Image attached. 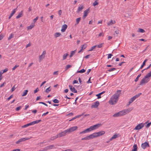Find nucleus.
Segmentation results:
<instances>
[{"mask_svg": "<svg viewBox=\"0 0 151 151\" xmlns=\"http://www.w3.org/2000/svg\"><path fill=\"white\" fill-rule=\"evenodd\" d=\"M100 124H99L93 125L91 126L89 128L85 130L80 132V134H83L90 132L92 130H95L99 127Z\"/></svg>", "mask_w": 151, "mask_h": 151, "instance_id": "f257e3e1", "label": "nucleus"}, {"mask_svg": "<svg viewBox=\"0 0 151 151\" xmlns=\"http://www.w3.org/2000/svg\"><path fill=\"white\" fill-rule=\"evenodd\" d=\"M118 100V99L117 98H116V97L113 95L110 98L109 103L113 105L116 103Z\"/></svg>", "mask_w": 151, "mask_h": 151, "instance_id": "f03ea898", "label": "nucleus"}, {"mask_svg": "<svg viewBox=\"0 0 151 151\" xmlns=\"http://www.w3.org/2000/svg\"><path fill=\"white\" fill-rule=\"evenodd\" d=\"M105 133V131H102L94 133L92 134L93 137L94 138L102 135L104 134Z\"/></svg>", "mask_w": 151, "mask_h": 151, "instance_id": "7ed1b4c3", "label": "nucleus"}, {"mask_svg": "<svg viewBox=\"0 0 151 151\" xmlns=\"http://www.w3.org/2000/svg\"><path fill=\"white\" fill-rule=\"evenodd\" d=\"M148 122V121H147L145 124L144 123H140L137 125L134 129V130H139L143 128L144 125L145 124H146Z\"/></svg>", "mask_w": 151, "mask_h": 151, "instance_id": "20e7f679", "label": "nucleus"}, {"mask_svg": "<svg viewBox=\"0 0 151 151\" xmlns=\"http://www.w3.org/2000/svg\"><path fill=\"white\" fill-rule=\"evenodd\" d=\"M150 80L149 78H146L144 77L140 82L139 84L141 85L147 83Z\"/></svg>", "mask_w": 151, "mask_h": 151, "instance_id": "39448f33", "label": "nucleus"}, {"mask_svg": "<svg viewBox=\"0 0 151 151\" xmlns=\"http://www.w3.org/2000/svg\"><path fill=\"white\" fill-rule=\"evenodd\" d=\"M125 112L122 110L118 112L115 113L113 115V116L114 117L121 116L125 115Z\"/></svg>", "mask_w": 151, "mask_h": 151, "instance_id": "423d86ee", "label": "nucleus"}, {"mask_svg": "<svg viewBox=\"0 0 151 151\" xmlns=\"http://www.w3.org/2000/svg\"><path fill=\"white\" fill-rule=\"evenodd\" d=\"M67 133H68L67 130H65L58 134L57 136H58V138L61 137H62L65 136Z\"/></svg>", "mask_w": 151, "mask_h": 151, "instance_id": "0eeeda50", "label": "nucleus"}, {"mask_svg": "<svg viewBox=\"0 0 151 151\" xmlns=\"http://www.w3.org/2000/svg\"><path fill=\"white\" fill-rule=\"evenodd\" d=\"M77 129V127L74 126L69 128V129H68L66 130L68 133H70L76 130V129Z\"/></svg>", "mask_w": 151, "mask_h": 151, "instance_id": "6e6552de", "label": "nucleus"}, {"mask_svg": "<svg viewBox=\"0 0 151 151\" xmlns=\"http://www.w3.org/2000/svg\"><path fill=\"white\" fill-rule=\"evenodd\" d=\"M94 138L93 134H91L88 136H87L84 137L83 138L81 139L82 140H89L90 139Z\"/></svg>", "mask_w": 151, "mask_h": 151, "instance_id": "1a4fd4ad", "label": "nucleus"}, {"mask_svg": "<svg viewBox=\"0 0 151 151\" xmlns=\"http://www.w3.org/2000/svg\"><path fill=\"white\" fill-rule=\"evenodd\" d=\"M99 104V101H96L95 103H93V104L91 106V107L92 108H97Z\"/></svg>", "mask_w": 151, "mask_h": 151, "instance_id": "9d476101", "label": "nucleus"}, {"mask_svg": "<svg viewBox=\"0 0 151 151\" xmlns=\"http://www.w3.org/2000/svg\"><path fill=\"white\" fill-rule=\"evenodd\" d=\"M89 9L88 8L84 11V14L83 17V19H85L87 16L88 14L89 13Z\"/></svg>", "mask_w": 151, "mask_h": 151, "instance_id": "9b49d317", "label": "nucleus"}, {"mask_svg": "<svg viewBox=\"0 0 151 151\" xmlns=\"http://www.w3.org/2000/svg\"><path fill=\"white\" fill-rule=\"evenodd\" d=\"M147 146L149 147V144L147 142H145L142 144L141 147L144 149H145Z\"/></svg>", "mask_w": 151, "mask_h": 151, "instance_id": "f8f14e48", "label": "nucleus"}, {"mask_svg": "<svg viewBox=\"0 0 151 151\" xmlns=\"http://www.w3.org/2000/svg\"><path fill=\"white\" fill-rule=\"evenodd\" d=\"M121 90H118L116 92L114 95V96L116 98H117L118 99L119 97L120 96V95L121 94Z\"/></svg>", "mask_w": 151, "mask_h": 151, "instance_id": "ddd939ff", "label": "nucleus"}, {"mask_svg": "<svg viewBox=\"0 0 151 151\" xmlns=\"http://www.w3.org/2000/svg\"><path fill=\"white\" fill-rule=\"evenodd\" d=\"M54 147V145H52L48 146L44 148V150L46 151L52 149Z\"/></svg>", "mask_w": 151, "mask_h": 151, "instance_id": "4468645a", "label": "nucleus"}, {"mask_svg": "<svg viewBox=\"0 0 151 151\" xmlns=\"http://www.w3.org/2000/svg\"><path fill=\"white\" fill-rule=\"evenodd\" d=\"M133 107H131L130 108H128L126 110H122V111L125 112V115L127 113H129V112L131 111L133 109Z\"/></svg>", "mask_w": 151, "mask_h": 151, "instance_id": "2eb2a0df", "label": "nucleus"}, {"mask_svg": "<svg viewBox=\"0 0 151 151\" xmlns=\"http://www.w3.org/2000/svg\"><path fill=\"white\" fill-rule=\"evenodd\" d=\"M119 136V134H115L110 139V140H112L113 139H116L118 138Z\"/></svg>", "mask_w": 151, "mask_h": 151, "instance_id": "dca6fc26", "label": "nucleus"}, {"mask_svg": "<svg viewBox=\"0 0 151 151\" xmlns=\"http://www.w3.org/2000/svg\"><path fill=\"white\" fill-rule=\"evenodd\" d=\"M67 26L66 24H65L63 25L62 27V29H61V31L63 32H64L66 29L67 28Z\"/></svg>", "mask_w": 151, "mask_h": 151, "instance_id": "f3484780", "label": "nucleus"}, {"mask_svg": "<svg viewBox=\"0 0 151 151\" xmlns=\"http://www.w3.org/2000/svg\"><path fill=\"white\" fill-rule=\"evenodd\" d=\"M83 6L82 5H81L80 6L78 7L77 12L79 13L80 11H81L83 9Z\"/></svg>", "mask_w": 151, "mask_h": 151, "instance_id": "a211bd4d", "label": "nucleus"}, {"mask_svg": "<svg viewBox=\"0 0 151 151\" xmlns=\"http://www.w3.org/2000/svg\"><path fill=\"white\" fill-rule=\"evenodd\" d=\"M86 47V45H82L81 49L78 52V53H80L81 52H82L84 49H85Z\"/></svg>", "mask_w": 151, "mask_h": 151, "instance_id": "6ab92c4d", "label": "nucleus"}, {"mask_svg": "<svg viewBox=\"0 0 151 151\" xmlns=\"http://www.w3.org/2000/svg\"><path fill=\"white\" fill-rule=\"evenodd\" d=\"M58 138V137L57 135L56 136L53 137L48 139V142H50L51 141H53Z\"/></svg>", "mask_w": 151, "mask_h": 151, "instance_id": "aec40b11", "label": "nucleus"}, {"mask_svg": "<svg viewBox=\"0 0 151 151\" xmlns=\"http://www.w3.org/2000/svg\"><path fill=\"white\" fill-rule=\"evenodd\" d=\"M16 9H15L12 11L10 16L9 17V19H10L16 12Z\"/></svg>", "mask_w": 151, "mask_h": 151, "instance_id": "412c9836", "label": "nucleus"}, {"mask_svg": "<svg viewBox=\"0 0 151 151\" xmlns=\"http://www.w3.org/2000/svg\"><path fill=\"white\" fill-rule=\"evenodd\" d=\"M35 26L34 23H32L29 26H28L27 27V29L28 30H30L33 28Z\"/></svg>", "mask_w": 151, "mask_h": 151, "instance_id": "4be33fe9", "label": "nucleus"}, {"mask_svg": "<svg viewBox=\"0 0 151 151\" xmlns=\"http://www.w3.org/2000/svg\"><path fill=\"white\" fill-rule=\"evenodd\" d=\"M23 14V11H22L20 12L18 15L16 17L17 19H19L20 17H22Z\"/></svg>", "mask_w": 151, "mask_h": 151, "instance_id": "5701e85b", "label": "nucleus"}, {"mask_svg": "<svg viewBox=\"0 0 151 151\" xmlns=\"http://www.w3.org/2000/svg\"><path fill=\"white\" fill-rule=\"evenodd\" d=\"M115 21H113L112 20H111V21L108 22L107 23V25L109 26L115 23Z\"/></svg>", "mask_w": 151, "mask_h": 151, "instance_id": "b1692460", "label": "nucleus"}, {"mask_svg": "<svg viewBox=\"0 0 151 151\" xmlns=\"http://www.w3.org/2000/svg\"><path fill=\"white\" fill-rule=\"evenodd\" d=\"M134 148L132 150V151H137V147L136 144H134L133 146Z\"/></svg>", "mask_w": 151, "mask_h": 151, "instance_id": "393cba45", "label": "nucleus"}, {"mask_svg": "<svg viewBox=\"0 0 151 151\" xmlns=\"http://www.w3.org/2000/svg\"><path fill=\"white\" fill-rule=\"evenodd\" d=\"M147 59H146L144 60V61L143 63H142V65L140 67V69H142L143 68V67L145 65L146 62L147 61Z\"/></svg>", "mask_w": 151, "mask_h": 151, "instance_id": "a878e982", "label": "nucleus"}, {"mask_svg": "<svg viewBox=\"0 0 151 151\" xmlns=\"http://www.w3.org/2000/svg\"><path fill=\"white\" fill-rule=\"evenodd\" d=\"M76 50H75L74 51H71L70 52V58H71L72 57L73 55L76 52Z\"/></svg>", "mask_w": 151, "mask_h": 151, "instance_id": "bb28decb", "label": "nucleus"}, {"mask_svg": "<svg viewBox=\"0 0 151 151\" xmlns=\"http://www.w3.org/2000/svg\"><path fill=\"white\" fill-rule=\"evenodd\" d=\"M61 35V34L60 32H56L54 35V37L55 38H57Z\"/></svg>", "mask_w": 151, "mask_h": 151, "instance_id": "cd10ccee", "label": "nucleus"}, {"mask_svg": "<svg viewBox=\"0 0 151 151\" xmlns=\"http://www.w3.org/2000/svg\"><path fill=\"white\" fill-rule=\"evenodd\" d=\"M41 121V120H36L35 121H33L31 122L32 125H33L35 124H37L39 122H40Z\"/></svg>", "mask_w": 151, "mask_h": 151, "instance_id": "c85d7f7f", "label": "nucleus"}, {"mask_svg": "<svg viewBox=\"0 0 151 151\" xmlns=\"http://www.w3.org/2000/svg\"><path fill=\"white\" fill-rule=\"evenodd\" d=\"M31 125H32L31 122H30L29 123L27 124H26L22 126V128H25V127H28V126H31Z\"/></svg>", "mask_w": 151, "mask_h": 151, "instance_id": "c756f323", "label": "nucleus"}, {"mask_svg": "<svg viewBox=\"0 0 151 151\" xmlns=\"http://www.w3.org/2000/svg\"><path fill=\"white\" fill-rule=\"evenodd\" d=\"M32 138V137H29L28 138H22L21 139H22V142H23V141H25V140H28L29 139H30Z\"/></svg>", "mask_w": 151, "mask_h": 151, "instance_id": "7c9ffc66", "label": "nucleus"}, {"mask_svg": "<svg viewBox=\"0 0 151 151\" xmlns=\"http://www.w3.org/2000/svg\"><path fill=\"white\" fill-rule=\"evenodd\" d=\"M68 55V53L64 54L63 55V60H64L66 59Z\"/></svg>", "mask_w": 151, "mask_h": 151, "instance_id": "2f4dec72", "label": "nucleus"}, {"mask_svg": "<svg viewBox=\"0 0 151 151\" xmlns=\"http://www.w3.org/2000/svg\"><path fill=\"white\" fill-rule=\"evenodd\" d=\"M142 94L141 93H139L136 95H135L133 97L134 98L135 100L136 99L138 98L141 94Z\"/></svg>", "mask_w": 151, "mask_h": 151, "instance_id": "473e14b6", "label": "nucleus"}, {"mask_svg": "<svg viewBox=\"0 0 151 151\" xmlns=\"http://www.w3.org/2000/svg\"><path fill=\"white\" fill-rule=\"evenodd\" d=\"M51 90V89L50 88V87H49L47 88L45 90V92L47 93H49Z\"/></svg>", "mask_w": 151, "mask_h": 151, "instance_id": "72a5a7b5", "label": "nucleus"}, {"mask_svg": "<svg viewBox=\"0 0 151 151\" xmlns=\"http://www.w3.org/2000/svg\"><path fill=\"white\" fill-rule=\"evenodd\" d=\"M146 78H149V77L151 76V73L150 71L149 73H148L145 76Z\"/></svg>", "mask_w": 151, "mask_h": 151, "instance_id": "f704fd0d", "label": "nucleus"}, {"mask_svg": "<svg viewBox=\"0 0 151 151\" xmlns=\"http://www.w3.org/2000/svg\"><path fill=\"white\" fill-rule=\"evenodd\" d=\"M137 32L143 33L145 32V31L143 29L141 28H139Z\"/></svg>", "mask_w": 151, "mask_h": 151, "instance_id": "c9c22d12", "label": "nucleus"}, {"mask_svg": "<svg viewBox=\"0 0 151 151\" xmlns=\"http://www.w3.org/2000/svg\"><path fill=\"white\" fill-rule=\"evenodd\" d=\"M45 57V56L44 55H40L39 57V59L40 61L41 60H42L43 59H44V58Z\"/></svg>", "mask_w": 151, "mask_h": 151, "instance_id": "e433bc0d", "label": "nucleus"}, {"mask_svg": "<svg viewBox=\"0 0 151 151\" xmlns=\"http://www.w3.org/2000/svg\"><path fill=\"white\" fill-rule=\"evenodd\" d=\"M86 71V70L84 69H82L78 71L77 73H83Z\"/></svg>", "mask_w": 151, "mask_h": 151, "instance_id": "4c0bfd02", "label": "nucleus"}, {"mask_svg": "<svg viewBox=\"0 0 151 151\" xmlns=\"http://www.w3.org/2000/svg\"><path fill=\"white\" fill-rule=\"evenodd\" d=\"M28 92V91L27 90H25L24 91L23 93V94L22 95V96H24L25 95H26L27 94Z\"/></svg>", "mask_w": 151, "mask_h": 151, "instance_id": "58836bf2", "label": "nucleus"}, {"mask_svg": "<svg viewBox=\"0 0 151 151\" xmlns=\"http://www.w3.org/2000/svg\"><path fill=\"white\" fill-rule=\"evenodd\" d=\"M72 67V66L70 65H67L65 67V70H67V69H68V68H71Z\"/></svg>", "mask_w": 151, "mask_h": 151, "instance_id": "ea45409f", "label": "nucleus"}, {"mask_svg": "<svg viewBox=\"0 0 151 151\" xmlns=\"http://www.w3.org/2000/svg\"><path fill=\"white\" fill-rule=\"evenodd\" d=\"M141 74L138 75L137 77L135 79V82H137L139 78L141 76Z\"/></svg>", "mask_w": 151, "mask_h": 151, "instance_id": "a19ab883", "label": "nucleus"}, {"mask_svg": "<svg viewBox=\"0 0 151 151\" xmlns=\"http://www.w3.org/2000/svg\"><path fill=\"white\" fill-rule=\"evenodd\" d=\"M116 70V68H111L109 69L108 70V71L109 72H111L114 70Z\"/></svg>", "mask_w": 151, "mask_h": 151, "instance_id": "79ce46f5", "label": "nucleus"}, {"mask_svg": "<svg viewBox=\"0 0 151 151\" xmlns=\"http://www.w3.org/2000/svg\"><path fill=\"white\" fill-rule=\"evenodd\" d=\"M71 91L74 93H76L77 92V91L75 89V88L74 87H73V88L72 89V90H71Z\"/></svg>", "mask_w": 151, "mask_h": 151, "instance_id": "37998d69", "label": "nucleus"}, {"mask_svg": "<svg viewBox=\"0 0 151 151\" xmlns=\"http://www.w3.org/2000/svg\"><path fill=\"white\" fill-rule=\"evenodd\" d=\"M135 100L134 99V98L133 97L131 98L129 101V103H132L134 100Z\"/></svg>", "mask_w": 151, "mask_h": 151, "instance_id": "c03bdc74", "label": "nucleus"}, {"mask_svg": "<svg viewBox=\"0 0 151 151\" xmlns=\"http://www.w3.org/2000/svg\"><path fill=\"white\" fill-rule=\"evenodd\" d=\"M81 17L78 18L76 19V22L77 23V24H78L79 23V22L81 20Z\"/></svg>", "mask_w": 151, "mask_h": 151, "instance_id": "a18cd8bd", "label": "nucleus"}, {"mask_svg": "<svg viewBox=\"0 0 151 151\" xmlns=\"http://www.w3.org/2000/svg\"><path fill=\"white\" fill-rule=\"evenodd\" d=\"M54 103H58L59 102V101L57 99H55L53 100Z\"/></svg>", "mask_w": 151, "mask_h": 151, "instance_id": "49530a36", "label": "nucleus"}, {"mask_svg": "<svg viewBox=\"0 0 151 151\" xmlns=\"http://www.w3.org/2000/svg\"><path fill=\"white\" fill-rule=\"evenodd\" d=\"M103 45H104V43H102L99 44V45H97V47L99 48H101V47H102Z\"/></svg>", "mask_w": 151, "mask_h": 151, "instance_id": "de8ad7c7", "label": "nucleus"}, {"mask_svg": "<svg viewBox=\"0 0 151 151\" xmlns=\"http://www.w3.org/2000/svg\"><path fill=\"white\" fill-rule=\"evenodd\" d=\"M97 47V45H95L93 46H92L91 47V49L89 50V51H92L93 49H94L96 47Z\"/></svg>", "mask_w": 151, "mask_h": 151, "instance_id": "09e8293b", "label": "nucleus"}, {"mask_svg": "<svg viewBox=\"0 0 151 151\" xmlns=\"http://www.w3.org/2000/svg\"><path fill=\"white\" fill-rule=\"evenodd\" d=\"M21 142H22V141L21 138V139H19L16 142V143L17 144H18Z\"/></svg>", "mask_w": 151, "mask_h": 151, "instance_id": "8fccbe9b", "label": "nucleus"}, {"mask_svg": "<svg viewBox=\"0 0 151 151\" xmlns=\"http://www.w3.org/2000/svg\"><path fill=\"white\" fill-rule=\"evenodd\" d=\"M98 4V3L96 1H95L93 3V5L94 6H96V5H97Z\"/></svg>", "mask_w": 151, "mask_h": 151, "instance_id": "3c124183", "label": "nucleus"}, {"mask_svg": "<svg viewBox=\"0 0 151 151\" xmlns=\"http://www.w3.org/2000/svg\"><path fill=\"white\" fill-rule=\"evenodd\" d=\"M19 67V65H16L14 66L13 67V68H12V70H15V69L18 67Z\"/></svg>", "mask_w": 151, "mask_h": 151, "instance_id": "603ef678", "label": "nucleus"}, {"mask_svg": "<svg viewBox=\"0 0 151 151\" xmlns=\"http://www.w3.org/2000/svg\"><path fill=\"white\" fill-rule=\"evenodd\" d=\"M17 88V87H15V85H14L13 87L12 88V90H11V92L13 91L16 89V88Z\"/></svg>", "mask_w": 151, "mask_h": 151, "instance_id": "864d4df0", "label": "nucleus"}, {"mask_svg": "<svg viewBox=\"0 0 151 151\" xmlns=\"http://www.w3.org/2000/svg\"><path fill=\"white\" fill-rule=\"evenodd\" d=\"M21 108V106H19L18 107H17L16 109V111H19V110Z\"/></svg>", "mask_w": 151, "mask_h": 151, "instance_id": "5fc2aeb1", "label": "nucleus"}, {"mask_svg": "<svg viewBox=\"0 0 151 151\" xmlns=\"http://www.w3.org/2000/svg\"><path fill=\"white\" fill-rule=\"evenodd\" d=\"M101 93H100L96 95V96L98 97L97 98L98 99H100L101 98Z\"/></svg>", "mask_w": 151, "mask_h": 151, "instance_id": "6e6d98bb", "label": "nucleus"}, {"mask_svg": "<svg viewBox=\"0 0 151 151\" xmlns=\"http://www.w3.org/2000/svg\"><path fill=\"white\" fill-rule=\"evenodd\" d=\"M38 17H37L35 18L34 19H33V21L34 22V23L36 22V21L38 19Z\"/></svg>", "mask_w": 151, "mask_h": 151, "instance_id": "4d7b16f0", "label": "nucleus"}, {"mask_svg": "<svg viewBox=\"0 0 151 151\" xmlns=\"http://www.w3.org/2000/svg\"><path fill=\"white\" fill-rule=\"evenodd\" d=\"M13 97V95H11L9 98H7V100L9 101L10 99L12 98Z\"/></svg>", "mask_w": 151, "mask_h": 151, "instance_id": "13d9d810", "label": "nucleus"}, {"mask_svg": "<svg viewBox=\"0 0 151 151\" xmlns=\"http://www.w3.org/2000/svg\"><path fill=\"white\" fill-rule=\"evenodd\" d=\"M62 13V10H59V11L58 12V13L60 16L61 15Z\"/></svg>", "mask_w": 151, "mask_h": 151, "instance_id": "bf43d9fd", "label": "nucleus"}, {"mask_svg": "<svg viewBox=\"0 0 151 151\" xmlns=\"http://www.w3.org/2000/svg\"><path fill=\"white\" fill-rule=\"evenodd\" d=\"M39 104H43V105H45V106H47V105L45 104V103H44V102H39Z\"/></svg>", "mask_w": 151, "mask_h": 151, "instance_id": "052dcab7", "label": "nucleus"}, {"mask_svg": "<svg viewBox=\"0 0 151 151\" xmlns=\"http://www.w3.org/2000/svg\"><path fill=\"white\" fill-rule=\"evenodd\" d=\"M39 91V89L38 88H37L34 91V93H35Z\"/></svg>", "mask_w": 151, "mask_h": 151, "instance_id": "680f3d73", "label": "nucleus"}, {"mask_svg": "<svg viewBox=\"0 0 151 151\" xmlns=\"http://www.w3.org/2000/svg\"><path fill=\"white\" fill-rule=\"evenodd\" d=\"M113 56V55L111 54H109L108 55V58L109 59L111 58V57Z\"/></svg>", "mask_w": 151, "mask_h": 151, "instance_id": "e2e57ef3", "label": "nucleus"}, {"mask_svg": "<svg viewBox=\"0 0 151 151\" xmlns=\"http://www.w3.org/2000/svg\"><path fill=\"white\" fill-rule=\"evenodd\" d=\"M104 35V33L103 32L100 33L99 35V37H101V36H103Z\"/></svg>", "mask_w": 151, "mask_h": 151, "instance_id": "0e129e2a", "label": "nucleus"}, {"mask_svg": "<svg viewBox=\"0 0 151 151\" xmlns=\"http://www.w3.org/2000/svg\"><path fill=\"white\" fill-rule=\"evenodd\" d=\"M6 83V82H4L3 83H2L0 86V87L1 88L4 86V84Z\"/></svg>", "mask_w": 151, "mask_h": 151, "instance_id": "69168bd1", "label": "nucleus"}, {"mask_svg": "<svg viewBox=\"0 0 151 151\" xmlns=\"http://www.w3.org/2000/svg\"><path fill=\"white\" fill-rule=\"evenodd\" d=\"M13 37V35L12 34L11 35H10V36L9 37L8 39L9 40L11 39Z\"/></svg>", "mask_w": 151, "mask_h": 151, "instance_id": "338daca9", "label": "nucleus"}, {"mask_svg": "<svg viewBox=\"0 0 151 151\" xmlns=\"http://www.w3.org/2000/svg\"><path fill=\"white\" fill-rule=\"evenodd\" d=\"M90 55H91L90 54L88 55H86V56H85V57H84V58H86V59L88 58H89V57L90 56Z\"/></svg>", "mask_w": 151, "mask_h": 151, "instance_id": "774afa93", "label": "nucleus"}]
</instances>
